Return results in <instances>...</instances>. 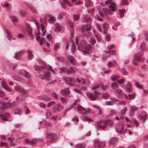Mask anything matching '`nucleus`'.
Masks as SVG:
<instances>
[{"mask_svg": "<svg viewBox=\"0 0 148 148\" xmlns=\"http://www.w3.org/2000/svg\"><path fill=\"white\" fill-rule=\"evenodd\" d=\"M128 0H122L121 1V5H128Z\"/></svg>", "mask_w": 148, "mask_h": 148, "instance_id": "41", "label": "nucleus"}, {"mask_svg": "<svg viewBox=\"0 0 148 148\" xmlns=\"http://www.w3.org/2000/svg\"><path fill=\"white\" fill-rule=\"evenodd\" d=\"M77 109L78 111L81 112L83 114H85L91 112L90 109H89L88 110L86 109L79 105H77Z\"/></svg>", "mask_w": 148, "mask_h": 148, "instance_id": "10", "label": "nucleus"}, {"mask_svg": "<svg viewBox=\"0 0 148 148\" xmlns=\"http://www.w3.org/2000/svg\"><path fill=\"white\" fill-rule=\"evenodd\" d=\"M46 40L45 39L43 38H40V41H39V43L40 45H42L43 43H44L45 42Z\"/></svg>", "mask_w": 148, "mask_h": 148, "instance_id": "46", "label": "nucleus"}, {"mask_svg": "<svg viewBox=\"0 0 148 148\" xmlns=\"http://www.w3.org/2000/svg\"><path fill=\"white\" fill-rule=\"evenodd\" d=\"M70 93L68 88L66 89L62 90H61V94L63 96H67L69 95Z\"/></svg>", "mask_w": 148, "mask_h": 148, "instance_id": "22", "label": "nucleus"}, {"mask_svg": "<svg viewBox=\"0 0 148 148\" xmlns=\"http://www.w3.org/2000/svg\"><path fill=\"white\" fill-rule=\"evenodd\" d=\"M48 17L50 18L49 19V22L50 23H53L55 22L56 21L55 18L53 16L49 14L48 15Z\"/></svg>", "mask_w": 148, "mask_h": 148, "instance_id": "26", "label": "nucleus"}, {"mask_svg": "<svg viewBox=\"0 0 148 148\" xmlns=\"http://www.w3.org/2000/svg\"><path fill=\"white\" fill-rule=\"evenodd\" d=\"M56 28L55 29V31L56 32H57L59 31L60 30V27L59 24L58 23H56L55 24Z\"/></svg>", "mask_w": 148, "mask_h": 148, "instance_id": "43", "label": "nucleus"}, {"mask_svg": "<svg viewBox=\"0 0 148 148\" xmlns=\"http://www.w3.org/2000/svg\"><path fill=\"white\" fill-rule=\"evenodd\" d=\"M86 7L91 6H92V3L90 0H86Z\"/></svg>", "mask_w": 148, "mask_h": 148, "instance_id": "38", "label": "nucleus"}, {"mask_svg": "<svg viewBox=\"0 0 148 148\" xmlns=\"http://www.w3.org/2000/svg\"><path fill=\"white\" fill-rule=\"evenodd\" d=\"M9 106L8 103H3L1 108L2 109H5L9 108Z\"/></svg>", "mask_w": 148, "mask_h": 148, "instance_id": "34", "label": "nucleus"}, {"mask_svg": "<svg viewBox=\"0 0 148 148\" xmlns=\"http://www.w3.org/2000/svg\"><path fill=\"white\" fill-rule=\"evenodd\" d=\"M56 134L51 132H48L47 133V138L51 139L50 141L51 142L56 139Z\"/></svg>", "mask_w": 148, "mask_h": 148, "instance_id": "13", "label": "nucleus"}, {"mask_svg": "<svg viewBox=\"0 0 148 148\" xmlns=\"http://www.w3.org/2000/svg\"><path fill=\"white\" fill-rule=\"evenodd\" d=\"M113 102L112 101H108L106 102L105 104L106 105H113Z\"/></svg>", "mask_w": 148, "mask_h": 148, "instance_id": "60", "label": "nucleus"}, {"mask_svg": "<svg viewBox=\"0 0 148 148\" xmlns=\"http://www.w3.org/2000/svg\"><path fill=\"white\" fill-rule=\"evenodd\" d=\"M75 42L79 50L85 53H87L90 50V45L83 40H81L79 42L78 37H77L76 38Z\"/></svg>", "mask_w": 148, "mask_h": 148, "instance_id": "2", "label": "nucleus"}, {"mask_svg": "<svg viewBox=\"0 0 148 148\" xmlns=\"http://www.w3.org/2000/svg\"><path fill=\"white\" fill-rule=\"evenodd\" d=\"M15 90L17 92H21L23 94H26L27 93V91L23 88L19 86H16L15 88Z\"/></svg>", "mask_w": 148, "mask_h": 148, "instance_id": "14", "label": "nucleus"}, {"mask_svg": "<svg viewBox=\"0 0 148 148\" xmlns=\"http://www.w3.org/2000/svg\"><path fill=\"white\" fill-rule=\"evenodd\" d=\"M68 60L72 64L75 65L76 64L75 61L74 59V58L71 56H68L67 57Z\"/></svg>", "mask_w": 148, "mask_h": 148, "instance_id": "23", "label": "nucleus"}, {"mask_svg": "<svg viewBox=\"0 0 148 148\" xmlns=\"http://www.w3.org/2000/svg\"><path fill=\"white\" fill-rule=\"evenodd\" d=\"M7 34L8 39L10 40L12 39V34L8 30H6Z\"/></svg>", "mask_w": 148, "mask_h": 148, "instance_id": "35", "label": "nucleus"}, {"mask_svg": "<svg viewBox=\"0 0 148 148\" xmlns=\"http://www.w3.org/2000/svg\"><path fill=\"white\" fill-rule=\"evenodd\" d=\"M79 17V16L77 14H75L73 15V19L75 21H77L78 20Z\"/></svg>", "mask_w": 148, "mask_h": 148, "instance_id": "40", "label": "nucleus"}, {"mask_svg": "<svg viewBox=\"0 0 148 148\" xmlns=\"http://www.w3.org/2000/svg\"><path fill=\"white\" fill-rule=\"evenodd\" d=\"M36 71H40L39 73V77L41 79H47L49 80L50 79L49 70L53 72L52 68L50 66L42 67L40 66H36Z\"/></svg>", "mask_w": 148, "mask_h": 148, "instance_id": "1", "label": "nucleus"}, {"mask_svg": "<svg viewBox=\"0 0 148 148\" xmlns=\"http://www.w3.org/2000/svg\"><path fill=\"white\" fill-rule=\"evenodd\" d=\"M23 53V52L22 51H19L17 53H16V56L15 58L16 59H18L17 57H21Z\"/></svg>", "mask_w": 148, "mask_h": 148, "instance_id": "44", "label": "nucleus"}, {"mask_svg": "<svg viewBox=\"0 0 148 148\" xmlns=\"http://www.w3.org/2000/svg\"><path fill=\"white\" fill-rule=\"evenodd\" d=\"M116 7L115 3H113L109 5L108 9L99 8L98 10L99 15L102 17H103L105 14L106 15L112 14L113 12L115 10Z\"/></svg>", "mask_w": 148, "mask_h": 148, "instance_id": "3", "label": "nucleus"}, {"mask_svg": "<svg viewBox=\"0 0 148 148\" xmlns=\"http://www.w3.org/2000/svg\"><path fill=\"white\" fill-rule=\"evenodd\" d=\"M21 111L20 109L16 110L14 112V114H21Z\"/></svg>", "mask_w": 148, "mask_h": 148, "instance_id": "49", "label": "nucleus"}, {"mask_svg": "<svg viewBox=\"0 0 148 148\" xmlns=\"http://www.w3.org/2000/svg\"><path fill=\"white\" fill-rule=\"evenodd\" d=\"M2 86L5 89L11 92V89L9 88L8 85L6 84V82L4 81H2L1 83Z\"/></svg>", "mask_w": 148, "mask_h": 148, "instance_id": "21", "label": "nucleus"}, {"mask_svg": "<svg viewBox=\"0 0 148 148\" xmlns=\"http://www.w3.org/2000/svg\"><path fill=\"white\" fill-rule=\"evenodd\" d=\"M145 36V39L146 41H148V32L145 31L144 32Z\"/></svg>", "mask_w": 148, "mask_h": 148, "instance_id": "56", "label": "nucleus"}, {"mask_svg": "<svg viewBox=\"0 0 148 148\" xmlns=\"http://www.w3.org/2000/svg\"><path fill=\"white\" fill-rule=\"evenodd\" d=\"M102 97L106 99L109 97V95L108 93H104L103 94Z\"/></svg>", "mask_w": 148, "mask_h": 148, "instance_id": "59", "label": "nucleus"}, {"mask_svg": "<svg viewBox=\"0 0 148 148\" xmlns=\"http://www.w3.org/2000/svg\"><path fill=\"white\" fill-rule=\"evenodd\" d=\"M73 107H70V108H67L64 111V116L65 114H66V112L69 111V110H70L71 109V108Z\"/></svg>", "mask_w": 148, "mask_h": 148, "instance_id": "58", "label": "nucleus"}, {"mask_svg": "<svg viewBox=\"0 0 148 148\" xmlns=\"http://www.w3.org/2000/svg\"><path fill=\"white\" fill-rule=\"evenodd\" d=\"M8 140L10 141V143H9L10 145L12 146H13L14 145V143H12V139L11 138H8Z\"/></svg>", "mask_w": 148, "mask_h": 148, "instance_id": "57", "label": "nucleus"}, {"mask_svg": "<svg viewBox=\"0 0 148 148\" xmlns=\"http://www.w3.org/2000/svg\"><path fill=\"white\" fill-rule=\"evenodd\" d=\"M126 89L128 92H131L132 90V84L130 83H128L126 87Z\"/></svg>", "mask_w": 148, "mask_h": 148, "instance_id": "24", "label": "nucleus"}, {"mask_svg": "<svg viewBox=\"0 0 148 148\" xmlns=\"http://www.w3.org/2000/svg\"><path fill=\"white\" fill-rule=\"evenodd\" d=\"M143 53L144 52L143 51H140L134 55V62L133 63V64L134 65L137 64V62H139L142 60V57Z\"/></svg>", "mask_w": 148, "mask_h": 148, "instance_id": "7", "label": "nucleus"}, {"mask_svg": "<svg viewBox=\"0 0 148 148\" xmlns=\"http://www.w3.org/2000/svg\"><path fill=\"white\" fill-rule=\"evenodd\" d=\"M125 11V9H124L122 10H119V14L121 17H123Z\"/></svg>", "mask_w": 148, "mask_h": 148, "instance_id": "37", "label": "nucleus"}, {"mask_svg": "<svg viewBox=\"0 0 148 148\" xmlns=\"http://www.w3.org/2000/svg\"><path fill=\"white\" fill-rule=\"evenodd\" d=\"M77 81L78 83H80L82 82L83 84H85L86 83V82L85 81L84 79H83L82 78L81 79L77 78V79L75 78H66L65 79V82L69 84L71 86L74 85L72 83H75Z\"/></svg>", "mask_w": 148, "mask_h": 148, "instance_id": "6", "label": "nucleus"}, {"mask_svg": "<svg viewBox=\"0 0 148 148\" xmlns=\"http://www.w3.org/2000/svg\"><path fill=\"white\" fill-rule=\"evenodd\" d=\"M107 65L109 68H110L113 66L117 65V64L115 61H114L112 63L109 62L108 63Z\"/></svg>", "mask_w": 148, "mask_h": 148, "instance_id": "33", "label": "nucleus"}, {"mask_svg": "<svg viewBox=\"0 0 148 148\" xmlns=\"http://www.w3.org/2000/svg\"><path fill=\"white\" fill-rule=\"evenodd\" d=\"M64 1L67 3L69 6H72V4L70 3V2L67 0H63Z\"/></svg>", "mask_w": 148, "mask_h": 148, "instance_id": "62", "label": "nucleus"}, {"mask_svg": "<svg viewBox=\"0 0 148 148\" xmlns=\"http://www.w3.org/2000/svg\"><path fill=\"white\" fill-rule=\"evenodd\" d=\"M76 148H85V145L83 144H78L76 145Z\"/></svg>", "mask_w": 148, "mask_h": 148, "instance_id": "45", "label": "nucleus"}, {"mask_svg": "<svg viewBox=\"0 0 148 148\" xmlns=\"http://www.w3.org/2000/svg\"><path fill=\"white\" fill-rule=\"evenodd\" d=\"M111 86L112 88L114 89L117 88L118 87L117 84L115 83H112L111 84Z\"/></svg>", "mask_w": 148, "mask_h": 148, "instance_id": "54", "label": "nucleus"}, {"mask_svg": "<svg viewBox=\"0 0 148 148\" xmlns=\"http://www.w3.org/2000/svg\"><path fill=\"white\" fill-rule=\"evenodd\" d=\"M125 97L126 99H128L129 98L130 99H133L135 97V95L134 94H133L132 95H128L129 98L128 96L126 95H125Z\"/></svg>", "mask_w": 148, "mask_h": 148, "instance_id": "36", "label": "nucleus"}, {"mask_svg": "<svg viewBox=\"0 0 148 148\" xmlns=\"http://www.w3.org/2000/svg\"><path fill=\"white\" fill-rule=\"evenodd\" d=\"M91 25L87 24L83 25L82 27L83 34L87 38H89L91 36V33L89 31L91 30Z\"/></svg>", "mask_w": 148, "mask_h": 148, "instance_id": "5", "label": "nucleus"}, {"mask_svg": "<svg viewBox=\"0 0 148 148\" xmlns=\"http://www.w3.org/2000/svg\"><path fill=\"white\" fill-rule=\"evenodd\" d=\"M63 107L60 104L58 103L55 106L53 109V111L55 112H57L63 109Z\"/></svg>", "mask_w": 148, "mask_h": 148, "instance_id": "16", "label": "nucleus"}, {"mask_svg": "<svg viewBox=\"0 0 148 148\" xmlns=\"http://www.w3.org/2000/svg\"><path fill=\"white\" fill-rule=\"evenodd\" d=\"M127 111V108H124L120 112V115L122 116L120 117V119H123L124 117H123V116L124 115L125 112H126Z\"/></svg>", "mask_w": 148, "mask_h": 148, "instance_id": "28", "label": "nucleus"}, {"mask_svg": "<svg viewBox=\"0 0 148 148\" xmlns=\"http://www.w3.org/2000/svg\"><path fill=\"white\" fill-rule=\"evenodd\" d=\"M84 20L85 21L88 23H89L91 21V18L87 16H86L84 17Z\"/></svg>", "mask_w": 148, "mask_h": 148, "instance_id": "50", "label": "nucleus"}, {"mask_svg": "<svg viewBox=\"0 0 148 148\" xmlns=\"http://www.w3.org/2000/svg\"><path fill=\"white\" fill-rule=\"evenodd\" d=\"M119 76L118 75H113L111 77V79L113 81H115L119 78Z\"/></svg>", "mask_w": 148, "mask_h": 148, "instance_id": "51", "label": "nucleus"}, {"mask_svg": "<svg viewBox=\"0 0 148 148\" xmlns=\"http://www.w3.org/2000/svg\"><path fill=\"white\" fill-rule=\"evenodd\" d=\"M10 114L8 113H6L3 115L0 114V119L4 121H7L8 118L10 117Z\"/></svg>", "mask_w": 148, "mask_h": 148, "instance_id": "20", "label": "nucleus"}, {"mask_svg": "<svg viewBox=\"0 0 148 148\" xmlns=\"http://www.w3.org/2000/svg\"><path fill=\"white\" fill-rule=\"evenodd\" d=\"M115 91L119 95H122L123 93L122 91L120 89H117L115 90Z\"/></svg>", "mask_w": 148, "mask_h": 148, "instance_id": "42", "label": "nucleus"}, {"mask_svg": "<svg viewBox=\"0 0 148 148\" xmlns=\"http://www.w3.org/2000/svg\"><path fill=\"white\" fill-rule=\"evenodd\" d=\"M125 120L127 122H129L131 123L132 121L136 126H138L139 125L138 122L137 120L135 119H131V121H130L129 119L127 117H125Z\"/></svg>", "mask_w": 148, "mask_h": 148, "instance_id": "19", "label": "nucleus"}, {"mask_svg": "<svg viewBox=\"0 0 148 148\" xmlns=\"http://www.w3.org/2000/svg\"><path fill=\"white\" fill-rule=\"evenodd\" d=\"M76 48L75 44L74 41L72 42V45L71 47V50L73 53H74L76 51Z\"/></svg>", "mask_w": 148, "mask_h": 148, "instance_id": "32", "label": "nucleus"}, {"mask_svg": "<svg viewBox=\"0 0 148 148\" xmlns=\"http://www.w3.org/2000/svg\"><path fill=\"white\" fill-rule=\"evenodd\" d=\"M103 27L104 29H107L109 27V25L106 23H104L103 25Z\"/></svg>", "mask_w": 148, "mask_h": 148, "instance_id": "53", "label": "nucleus"}, {"mask_svg": "<svg viewBox=\"0 0 148 148\" xmlns=\"http://www.w3.org/2000/svg\"><path fill=\"white\" fill-rule=\"evenodd\" d=\"M112 124V122L111 121L108 120L106 121H100L97 122L96 124V126L97 128V130L98 129H101L103 130L108 125H110Z\"/></svg>", "mask_w": 148, "mask_h": 148, "instance_id": "4", "label": "nucleus"}, {"mask_svg": "<svg viewBox=\"0 0 148 148\" xmlns=\"http://www.w3.org/2000/svg\"><path fill=\"white\" fill-rule=\"evenodd\" d=\"M100 95V93L97 92L96 91L93 93H90L88 92L86 94V95L88 97L89 99L91 101L95 100L97 97H99Z\"/></svg>", "mask_w": 148, "mask_h": 148, "instance_id": "8", "label": "nucleus"}, {"mask_svg": "<svg viewBox=\"0 0 148 148\" xmlns=\"http://www.w3.org/2000/svg\"><path fill=\"white\" fill-rule=\"evenodd\" d=\"M36 142V141L35 140H30L29 139H26L25 140V143L29 145H33Z\"/></svg>", "mask_w": 148, "mask_h": 148, "instance_id": "27", "label": "nucleus"}, {"mask_svg": "<svg viewBox=\"0 0 148 148\" xmlns=\"http://www.w3.org/2000/svg\"><path fill=\"white\" fill-rule=\"evenodd\" d=\"M121 71L123 75H126L127 74V72L124 68H122L121 70Z\"/></svg>", "mask_w": 148, "mask_h": 148, "instance_id": "55", "label": "nucleus"}, {"mask_svg": "<svg viewBox=\"0 0 148 148\" xmlns=\"http://www.w3.org/2000/svg\"><path fill=\"white\" fill-rule=\"evenodd\" d=\"M147 115L146 113L144 112H142L141 113L139 116L140 119L143 120V123L146 121L147 118Z\"/></svg>", "mask_w": 148, "mask_h": 148, "instance_id": "15", "label": "nucleus"}, {"mask_svg": "<svg viewBox=\"0 0 148 148\" xmlns=\"http://www.w3.org/2000/svg\"><path fill=\"white\" fill-rule=\"evenodd\" d=\"M107 86H104L101 84L98 85H95L91 88L94 90H95L98 91H100L102 89L104 90L107 88Z\"/></svg>", "mask_w": 148, "mask_h": 148, "instance_id": "9", "label": "nucleus"}, {"mask_svg": "<svg viewBox=\"0 0 148 148\" xmlns=\"http://www.w3.org/2000/svg\"><path fill=\"white\" fill-rule=\"evenodd\" d=\"M117 140L115 138H112L109 141V144L110 145H114V144L116 143Z\"/></svg>", "mask_w": 148, "mask_h": 148, "instance_id": "30", "label": "nucleus"}, {"mask_svg": "<svg viewBox=\"0 0 148 148\" xmlns=\"http://www.w3.org/2000/svg\"><path fill=\"white\" fill-rule=\"evenodd\" d=\"M16 99L18 101H21L23 99V98L21 96L17 97L16 98Z\"/></svg>", "mask_w": 148, "mask_h": 148, "instance_id": "63", "label": "nucleus"}, {"mask_svg": "<svg viewBox=\"0 0 148 148\" xmlns=\"http://www.w3.org/2000/svg\"><path fill=\"white\" fill-rule=\"evenodd\" d=\"M140 49L141 50L140 51H143L144 52V51L146 49L145 47V42H142L140 46Z\"/></svg>", "mask_w": 148, "mask_h": 148, "instance_id": "29", "label": "nucleus"}, {"mask_svg": "<svg viewBox=\"0 0 148 148\" xmlns=\"http://www.w3.org/2000/svg\"><path fill=\"white\" fill-rule=\"evenodd\" d=\"M60 99L61 101L63 103H66L67 102V100L64 97H60Z\"/></svg>", "mask_w": 148, "mask_h": 148, "instance_id": "52", "label": "nucleus"}, {"mask_svg": "<svg viewBox=\"0 0 148 148\" xmlns=\"http://www.w3.org/2000/svg\"><path fill=\"white\" fill-rule=\"evenodd\" d=\"M2 5L4 7L6 8L7 9L10 8V4L7 3H4L2 4Z\"/></svg>", "mask_w": 148, "mask_h": 148, "instance_id": "48", "label": "nucleus"}, {"mask_svg": "<svg viewBox=\"0 0 148 148\" xmlns=\"http://www.w3.org/2000/svg\"><path fill=\"white\" fill-rule=\"evenodd\" d=\"M27 59L29 60H31L33 58L34 56L32 54V52L31 51L28 50L27 51Z\"/></svg>", "mask_w": 148, "mask_h": 148, "instance_id": "25", "label": "nucleus"}, {"mask_svg": "<svg viewBox=\"0 0 148 148\" xmlns=\"http://www.w3.org/2000/svg\"><path fill=\"white\" fill-rule=\"evenodd\" d=\"M19 73L21 75L28 78V82H30L31 79L30 78L31 77L30 74L27 71L25 70H21L19 71Z\"/></svg>", "mask_w": 148, "mask_h": 148, "instance_id": "11", "label": "nucleus"}, {"mask_svg": "<svg viewBox=\"0 0 148 148\" xmlns=\"http://www.w3.org/2000/svg\"><path fill=\"white\" fill-rule=\"evenodd\" d=\"M82 120L86 122H92L93 121V120L92 119L85 117H83Z\"/></svg>", "mask_w": 148, "mask_h": 148, "instance_id": "39", "label": "nucleus"}, {"mask_svg": "<svg viewBox=\"0 0 148 148\" xmlns=\"http://www.w3.org/2000/svg\"><path fill=\"white\" fill-rule=\"evenodd\" d=\"M90 43L93 45L96 43V40L93 38H92L90 41Z\"/></svg>", "mask_w": 148, "mask_h": 148, "instance_id": "61", "label": "nucleus"}, {"mask_svg": "<svg viewBox=\"0 0 148 148\" xmlns=\"http://www.w3.org/2000/svg\"><path fill=\"white\" fill-rule=\"evenodd\" d=\"M61 70L67 72L68 73H72L75 72L73 69L71 67H70L69 69L66 68H61Z\"/></svg>", "mask_w": 148, "mask_h": 148, "instance_id": "17", "label": "nucleus"}, {"mask_svg": "<svg viewBox=\"0 0 148 148\" xmlns=\"http://www.w3.org/2000/svg\"><path fill=\"white\" fill-rule=\"evenodd\" d=\"M135 84L137 88H142V87L141 85L138 82H136L135 83Z\"/></svg>", "mask_w": 148, "mask_h": 148, "instance_id": "64", "label": "nucleus"}, {"mask_svg": "<svg viewBox=\"0 0 148 148\" xmlns=\"http://www.w3.org/2000/svg\"><path fill=\"white\" fill-rule=\"evenodd\" d=\"M116 129L119 133H123L124 130L123 125L122 124L118 125L116 126Z\"/></svg>", "mask_w": 148, "mask_h": 148, "instance_id": "18", "label": "nucleus"}, {"mask_svg": "<svg viewBox=\"0 0 148 148\" xmlns=\"http://www.w3.org/2000/svg\"><path fill=\"white\" fill-rule=\"evenodd\" d=\"M105 144L104 142L96 140L94 142V145L96 148H102L105 146Z\"/></svg>", "mask_w": 148, "mask_h": 148, "instance_id": "12", "label": "nucleus"}, {"mask_svg": "<svg viewBox=\"0 0 148 148\" xmlns=\"http://www.w3.org/2000/svg\"><path fill=\"white\" fill-rule=\"evenodd\" d=\"M27 33L30 35V38L31 39H32L33 37L31 36L32 33V28L29 27H28L27 28Z\"/></svg>", "mask_w": 148, "mask_h": 148, "instance_id": "31", "label": "nucleus"}, {"mask_svg": "<svg viewBox=\"0 0 148 148\" xmlns=\"http://www.w3.org/2000/svg\"><path fill=\"white\" fill-rule=\"evenodd\" d=\"M11 20L13 23L17 22L18 21L17 18L14 16H12L11 17Z\"/></svg>", "mask_w": 148, "mask_h": 148, "instance_id": "47", "label": "nucleus"}]
</instances>
